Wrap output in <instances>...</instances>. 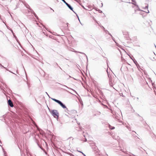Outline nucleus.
<instances>
[{"mask_svg": "<svg viewBox=\"0 0 156 156\" xmlns=\"http://www.w3.org/2000/svg\"><path fill=\"white\" fill-rule=\"evenodd\" d=\"M51 113L54 117L57 119H58L59 113L57 110H52L51 112Z\"/></svg>", "mask_w": 156, "mask_h": 156, "instance_id": "nucleus-1", "label": "nucleus"}, {"mask_svg": "<svg viewBox=\"0 0 156 156\" xmlns=\"http://www.w3.org/2000/svg\"><path fill=\"white\" fill-rule=\"evenodd\" d=\"M8 104L11 107H13V103L12 101L10 100H9L8 101Z\"/></svg>", "mask_w": 156, "mask_h": 156, "instance_id": "nucleus-2", "label": "nucleus"}, {"mask_svg": "<svg viewBox=\"0 0 156 156\" xmlns=\"http://www.w3.org/2000/svg\"><path fill=\"white\" fill-rule=\"evenodd\" d=\"M65 3L66 5L68 7V8L71 10L73 11V9L69 5L68 3L66 2Z\"/></svg>", "mask_w": 156, "mask_h": 156, "instance_id": "nucleus-3", "label": "nucleus"}, {"mask_svg": "<svg viewBox=\"0 0 156 156\" xmlns=\"http://www.w3.org/2000/svg\"><path fill=\"white\" fill-rule=\"evenodd\" d=\"M59 104L63 108H66V107L63 105L61 102H60Z\"/></svg>", "mask_w": 156, "mask_h": 156, "instance_id": "nucleus-4", "label": "nucleus"}, {"mask_svg": "<svg viewBox=\"0 0 156 156\" xmlns=\"http://www.w3.org/2000/svg\"><path fill=\"white\" fill-rule=\"evenodd\" d=\"M53 99V100H54V101H55L56 102L58 103L59 104L60 103V102H61L60 101H59L58 100H56V99Z\"/></svg>", "mask_w": 156, "mask_h": 156, "instance_id": "nucleus-5", "label": "nucleus"}, {"mask_svg": "<svg viewBox=\"0 0 156 156\" xmlns=\"http://www.w3.org/2000/svg\"><path fill=\"white\" fill-rule=\"evenodd\" d=\"M4 39H5V40L6 41H9V40L8 38L6 37V36H4Z\"/></svg>", "mask_w": 156, "mask_h": 156, "instance_id": "nucleus-6", "label": "nucleus"}, {"mask_svg": "<svg viewBox=\"0 0 156 156\" xmlns=\"http://www.w3.org/2000/svg\"><path fill=\"white\" fill-rule=\"evenodd\" d=\"M64 3L66 2L65 0H62Z\"/></svg>", "mask_w": 156, "mask_h": 156, "instance_id": "nucleus-7", "label": "nucleus"}, {"mask_svg": "<svg viewBox=\"0 0 156 156\" xmlns=\"http://www.w3.org/2000/svg\"><path fill=\"white\" fill-rule=\"evenodd\" d=\"M147 12V13H149V11H148V12Z\"/></svg>", "mask_w": 156, "mask_h": 156, "instance_id": "nucleus-8", "label": "nucleus"}, {"mask_svg": "<svg viewBox=\"0 0 156 156\" xmlns=\"http://www.w3.org/2000/svg\"><path fill=\"white\" fill-rule=\"evenodd\" d=\"M131 72H133V69H131Z\"/></svg>", "mask_w": 156, "mask_h": 156, "instance_id": "nucleus-9", "label": "nucleus"}, {"mask_svg": "<svg viewBox=\"0 0 156 156\" xmlns=\"http://www.w3.org/2000/svg\"><path fill=\"white\" fill-rule=\"evenodd\" d=\"M131 74L133 75V74L132 73H131Z\"/></svg>", "mask_w": 156, "mask_h": 156, "instance_id": "nucleus-10", "label": "nucleus"}]
</instances>
